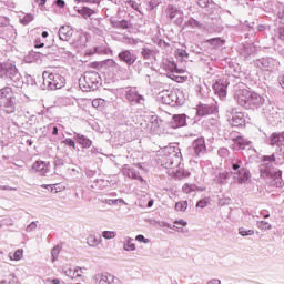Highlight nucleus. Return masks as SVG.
Listing matches in <instances>:
<instances>
[{"label": "nucleus", "instance_id": "nucleus-40", "mask_svg": "<svg viewBox=\"0 0 284 284\" xmlns=\"http://www.w3.org/2000/svg\"><path fill=\"white\" fill-rule=\"evenodd\" d=\"M97 54H111L112 50L108 47H95L94 48Z\"/></svg>", "mask_w": 284, "mask_h": 284}, {"label": "nucleus", "instance_id": "nucleus-59", "mask_svg": "<svg viewBox=\"0 0 284 284\" xmlns=\"http://www.w3.org/2000/svg\"><path fill=\"white\" fill-rule=\"evenodd\" d=\"M45 45L43 42H41V39H36L34 48H43Z\"/></svg>", "mask_w": 284, "mask_h": 284}, {"label": "nucleus", "instance_id": "nucleus-21", "mask_svg": "<svg viewBox=\"0 0 284 284\" xmlns=\"http://www.w3.org/2000/svg\"><path fill=\"white\" fill-rule=\"evenodd\" d=\"M32 170L40 174V176H45V174H48V163L44 161H37L33 163Z\"/></svg>", "mask_w": 284, "mask_h": 284}, {"label": "nucleus", "instance_id": "nucleus-2", "mask_svg": "<svg viewBox=\"0 0 284 284\" xmlns=\"http://www.w3.org/2000/svg\"><path fill=\"white\" fill-rule=\"evenodd\" d=\"M235 99L239 105L248 110L252 108H261V105L265 103V98H263V95L247 89L239 90L235 93Z\"/></svg>", "mask_w": 284, "mask_h": 284}, {"label": "nucleus", "instance_id": "nucleus-54", "mask_svg": "<svg viewBox=\"0 0 284 284\" xmlns=\"http://www.w3.org/2000/svg\"><path fill=\"white\" fill-rule=\"evenodd\" d=\"M135 241H138L139 243H150V240L145 239V236L143 235L135 236Z\"/></svg>", "mask_w": 284, "mask_h": 284}, {"label": "nucleus", "instance_id": "nucleus-27", "mask_svg": "<svg viewBox=\"0 0 284 284\" xmlns=\"http://www.w3.org/2000/svg\"><path fill=\"white\" fill-rule=\"evenodd\" d=\"M112 275L109 273H98L94 275L93 281L95 284L110 283V278Z\"/></svg>", "mask_w": 284, "mask_h": 284}, {"label": "nucleus", "instance_id": "nucleus-19", "mask_svg": "<svg viewBox=\"0 0 284 284\" xmlns=\"http://www.w3.org/2000/svg\"><path fill=\"white\" fill-rule=\"evenodd\" d=\"M193 150L196 156H201V154H205V140L203 138H199L193 142Z\"/></svg>", "mask_w": 284, "mask_h": 284}, {"label": "nucleus", "instance_id": "nucleus-38", "mask_svg": "<svg viewBox=\"0 0 284 284\" xmlns=\"http://www.w3.org/2000/svg\"><path fill=\"white\" fill-rule=\"evenodd\" d=\"M176 212H185L187 210V201H181L175 203Z\"/></svg>", "mask_w": 284, "mask_h": 284}, {"label": "nucleus", "instance_id": "nucleus-29", "mask_svg": "<svg viewBox=\"0 0 284 284\" xmlns=\"http://www.w3.org/2000/svg\"><path fill=\"white\" fill-rule=\"evenodd\" d=\"M101 237H97V235H89L87 239V244L89 247H98V245H101Z\"/></svg>", "mask_w": 284, "mask_h": 284}, {"label": "nucleus", "instance_id": "nucleus-48", "mask_svg": "<svg viewBox=\"0 0 284 284\" xmlns=\"http://www.w3.org/2000/svg\"><path fill=\"white\" fill-rule=\"evenodd\" d=\"M21 256H23V250H17L10 258L11 261H21Z\"/></svg>", "mask_w": 284, "mask_h": 284}, {"label": "nucleus", "instance_id": "nucleus-4", "mask_svg": "<svg viewBox=\"0 0 284 284\" xmlns=\"http://www.w3.org/2000/svg\"><path fill=\"white\" fill-rule=\"evenodd\" d=\"M158 161L166 170H172L174 165H179V151L175 146H165L159 151Z\"/></svg>", "mask_w": 284, "mask_h": 284}, {"label": "nucleus", "instance_id": "nucleus-42", "mask_svg": "<svg viewBox=\"0 0 284 284\" xmlns=\"http://www.w3.org/2000/svg\"><path fill=\"white\" fill-rule=\"evenodd\" d=\"M61 252V246L57 245L51 250L52 263L59 258V253Z\"/></svg>", "mask_w": 284, "mask_h": 284}, {"label": "nucleus", "instance_id": "nucleus-1", "mask_svg": "<svg viewBox=\"0 0 284 284\" xmlns=\"http://www.w3.org/2000/svg\"><path fill=\"white\" fill-rule=\"evenodd\" d=\"M260 164V176L265 179V182L270 187H283L282 172L274 168L276 165V156L264 155Z\"/></svg>", "mask_w": 284, "mask_h": 284}, {"label": "nucleus", "instance_id": "nucleus-5", "mask_svg": "<svg viewBox=\"0 0 284 284\" xmlns=\"http://www.w3.org/2000/svg\"><path fill=\"white\" fill-rule=\"evenodd\" d=\"M99 79H101V77L97 71L85 72L84 75L79 79L80 90H82V92H92L97 90V88H99Z\"/></svg>", "mask_w": 284, "mask_h": 284}, {"label": "nucleus", "instance_id": "nucleus-61", "mask_svg": "<svg viewBox=\"0 0 284 284\" xmlns=\"http://www.w3.org/2000/svg\"><path fill=\"white\" fill-rule=\"evenodd\" d=\"M0 190H4V191H17V189L12 187V186H8V185H1Z\"/></svg>", "mask_w": 284, "mask_h": 284}, {"label": "nucleus", "instance_id": "nucleus-24", "mask_svg": "<svg viewBox=\"0 0 284 284\" xmlns=\"http://www.w3.org/2000/svg\"><path fill=\"white\" fill-rule=\"evenodd\" d=\"M141 54L146 61H154L159 51H156V49L143 48Z\"/></svg>", "mask_w": 284, "mask_h": 284}, {"label": "nucleus", "instance_id": "nucleus-55", "mask_svg": "<svg viewBox=\"0 0 284 284\" xmlns=\"http://www.w3.org/2000/svg\"><path fill=\"white\" fill-rule=\"evenodd\" d=\"M178 54H179L182 59H187V57H190V54H187V51H185V50H178Z\"/></svg>", "mask_w": 284, "mask_h": 284}, {"label": "nucleus", "instance_id": "nucleus-63", "mask_svg": "<svg viewBox=\"0 0 284 284\" xmlns=\"http://www.w3.org/2000/svg\"><path fill=\"white\" fill-rule=\"evenodd\" d=\"M278 38L281 39V41H284V28L280 29Z\"/></svg>", "mask_w": 284, "mask_h": 284}, {"label": "nucleus", "instance_id": "nucleus-32", "mask_svg": "<svg viewBox=\"0 0 284 284\" xmlns=\"http://www.w3.org/2000/svg\"><path fill=\"white\" fill-rule=\"evenodd\" d=\"M75 141L82 145V148H90V145H92V141L83 135H77Z\"/></svg>", "mask_w": 284, "mask_h": 284}, {"label": "nucleus", "instance_id": "nucleus-23", "mask_svg": "<svg viewBox=\"0 0 284 284\" xmlns=\"http://www.w3.org/2000/svg\"><path fill=\"white\" fill-rule=\"evenodd\" d=\"M252 145L251 141L245 140L244 138L237 136L232 144L233 150H245V148Z\"/></svg>", "mask_w": 284, "mask_h": 284}, {"label": "nucleus", "instance_id": "nucleus-26", "mask_svg": "<svg viewBox=\"0 0 284 284\" xmlns=\"http://www.w3.org/2000/svg\"><path fill=\"white\" fill-rule=\"evenodd\" d=\"M185 114L173 115V121H171V128H183V125H185Z\"/></svg>", "mask_w": 284, "mask_h": 284}, {"label": "nucleus", "instance_id": "nucleus-60", "mask_svg": "<svg viewBox=\"0 0 284 284\" xmlns=\"http://www.w3.org/2000/svg\"><path fill=\"white\" fill-rule=\"evenodd\" d=\"M55 6H58V8H65V1H63V0H57V1H55Z\"/></svg>", "mask_w": 284, "mask_h": 284}, {"label": "nucleus", "instance_id": "nucleus-53", "mask_svg": "<svg viewBox=\"0 0 284 284\" xmlns=\"http://www.w3.org/2000/svg\"><path fill=\"white\" fill-rule=\"evenodd\" d=\"M26 230L27 232H34L37 230V222H31Z\"/></svg>", "mask_w": 284, "mask_h": 284}, {"label": "nucleus", "instance_id": "nucleus-56", "mask_svg": "<svg viewBox=\"0 0 284 284\" xmlns=\"http://www.w3.org/2000/svg\"><path fill=\"white\" fill-rule=\"evenodd\" d=\"M189 26H192V28H199V21H196L195 19L191 18L187 21Z\"/></svg>", "mask_w": 284, "mask_h": 284}, {"label": "nucleus", "instance_id": "nucleus-34", "mask_svg": "<svg viewBox=\"0 0 284 284\" xmlns=\"http://www.w3.org/2000/svg\"><path fill=\"white\" fill-rule=\"evenodd\" d=\"M162 101L165 105H172V103H174V93H164L162 95Z\"/></svg>", "mask_w": 284, "mask_h": 284}, {"label": "nucleus", "instance_id": "nucleus-39", "mask_svg": "<svg viewBox=\"0 0 284 284\" xmlns=\"http://www.w3.org/2000/svg\"><path fill=\"white\" fill-rule=\"evenodd\" d=\"M41 187H44L49 192L57 194L59 192V184H42Z\"/></svg>", "mask_w": 284, "mask_h": 284}, {"label": "nucleus", "instance_id": "nucleus-12", "mask_svg": "<svg viewBox=\"0 0 284 284\" xmlns=\"http://www.w3.org/2000/svg\"><path fill=\"white\" fill-rule=\"evenodd\" d=\"M125 97L129 103H138L141 105L143 104V101H145V98L139 94V91H136V88H128Z\"/></svg>", "mask_w": 284, "mask_h": 284}, {"label": "nucleus", "instance_id": "nucleus-8", "mask_svg": "<svg viewBox=\"0 0 284 284\" xmlns=\"http://www.w3.org/2000/svg\"><path fill=\"white\" fill-rule=\"evenodd\" d=\"M230 114L229 121L230 124L233 125V128H241L242 125H245V113L241 112L236 109H232L227 111Z\"/></svg>", "mask_w": 284, "mask_h": 284}, {"label": "nucleus", "instance_id": "nucleus-45", "mask_svg": "<svg viewBox=\"0 0 284 284\" xmlns=\"http://www.w3.org/2000/svg\"><path fill=\"white\" fill-rule=\"evenodd\" d=\"M209 204H210V197H205V199L200 200L196 203V207H201L203 210V207H207Z\"/></svg>", "mask_w": 284, "mask_h": 284}, {"label": "nucleus", "instance_id": "nucleus-6", "mask_svg": "<svg viewBox=\"0 0 284 284\" xmlns=\"http://www.w3.org/2000/svg\"><path fill=\"white\" fill-rule=\"evenodd\" d=\"M43 85L49 90H61L65 85V78L59 73H49L44 71L42 73Z\"/></svg>", "mask_w": 284, "mask_h": 284}, {"label": "nucleus", "instance_id": "nucleus-22", "mask_svg": "<svg viewBox=\"0 0 284 284\" xmlns=\"http://www.w3.org/2000/svg\"><path fill=\"white\" fill-rule=\"evenodd\" d=\"M0 106L7 114H12L16 110L14 101L11 99H4L0 101Z\"/></svg>", "mask_w": 284, "mask_h": 284}, {"label": "nucleus", "instance_id": "nucleus-64", "mask_svg": "<svg viewBox=\"0 0 284 284\" xmlns=\"http://www.w3.org/2000/svg\"><path fill=\"white\" fill-rule=\"evenodd\" d=\"M207 284H221V280H211Z\"/></svg>", "mask_w": 284, "mask_h": 284}, {"label": "nucleus", "instance_id": "nucleus-62", "mask_svg": "<svg viewBox=\"0 0 284 284\" xmlns=\"http://www.w3.org/2000/svg\"><path fill=\"white\" fill-rule=\"evenodd\" d=\"M63 143L65 144V145H69V148H72V139H65L64 141H63Z\"/></svg>", "mask_w": 284, "mask_h": 284}, {"label": "nucleus", "instance_id": "nucleus-17", "mask_svg": "<svg viewBox=\"0 0 284 284\" xmlns=\"http://www.w3.org/2000/svg\"><path fill=\"white\" fill-rule=\"evenodd\" d=\"M162 68L163 70H166V72H176V74H183V72H185L183 69H179V67H176V62L170 59H165L163 61Z\"/></svg>", "mask_w": 284, "mask_h": 284}, {"label": "nucleus", "instance_id": "nucleus-14", "mask_svg": "<svg viewBox=\"0 0 284 284\" xmlns=\"http://www.w3.org/2000/svg\"><path fill=\"white\" fill-rule=\"evenodd\" d=\"M122 173L124 176H128V179H134L135 181H140L142 185H145V180H143V178L139 175V172H136L134 168H131L126 164L123 166Z\"/></svg>", "mask_w": 284, "mask_h": 284}, {"label": "nucleus", "instance_id": "nucleus-7", "mask_svg": "<svg viewBox=\"0 0 284 284\" xmlns=\"http://www.w3.org/2000/svg\"><path fill=\"white\" fill-rule=\"evenodd\" d=\"M255 65L264 72H274L278 68V61L273 58H262L255 61Z\"/></svg>", "mask_w": 284, "mask_h": 284}, {"label": "nucleus", "instance_id": "nucleus-36", "mask_svg": "<svg viewBox=\"0 0 284 284\" xmlns=\"http://www.w3.org/2000/svg\"><path fill=\"white\" fill-rule=\"evenodd\" d=\"M256 226L258 227V230H263L264 232L267 230H272V224H270V222H265V221H258L256 223Z\"/></svg>", "mask_w": 284, "mask_h": 284}, {"label": "nucleus", "instance_id": "nucleus-30", "mask_svg": "<svg viewBox=\"0 0 284 284\" xmlns=\"http://www.w3.org/2000/svg\"><path fill=\"white\" fill-rule=\"evenodd\" d=\"M108 101H105L104 99L101 98H97L94 100H92V108H94L95 110H103V108H105Z\"/></svg>", "mask_w": 284, "mask_h": 284}, {"label": "nucleus", "instance_id": "nucleus-44", "mask_svg": "<svg viewBox=\"0 0 284 284\" xmlns=\"http://www.w3.org/2000/svg\"><path fill=\"white\" fill-rule=\"evenodd\" d=\"M239 234L241 236H254V230H245L243 227L239 229Z\"/></svg>", "mask_w": 284, "mask_h": 284}, {"label": "nucleus", "instance_id": "nucleus-35", "mask_svg": "<svg viewBox=\"0 0 284 284\" xmlns=\"http://www.w3.org/2000/svg\"><path fill=\"white\" fill-rule=\"evenodd\" d=\"M207 43H210V45H213V48H222L225 41H223L221 38H213L207 40Z\"/></svg>", "mask_w": 284, "mask_h": 284}, {"label": "nucleus", "instance_id": "nucleus-33", "mask_svg": "<svg viewBox=\"0 0 284 284\" xmlns=\"http://www.w3.org/2000/svg\"><path fill=\"white\" fill-rule=\"evenodd\" d=\"M12 89L7 87L0 90V99L6 101V99H12Z\"/></svg>", "mask_w": 284, "mask_h": 284}, {"label": "nucleus", "instance_id": "nucleus-11", "mask_svg": "<svg viewBox=\"0 0 284 284\" xmlns=\"http://www.w3.org/2000/svg\"><path fill=\"white\" fill-rule=\"evenodd\" d=\"M252 181V173L247 169H242L240 173L233 176V183L237 185H247Z\"/></svg>", "mask_w": 284, "mask_h": 284}, {"label": "nucleus", "instance_id": "nucleus-58", "mask_svg": "<svg viewBox=\"0 0 284 284\" xmlns=\"http://www.w3.org/2000/svg\"><path fill=\"white\" fill-rule=\"evenodd\" d=\"M129 6L133 8V10H139V3L134 0L129 1Z\"/></svg>", "mask_w": 284, "mask_h": 284}, {"label": "nucleus", "instance_id": "nucleus-28", "mask_svg": "<svg viewBox=\"0 0 284 284\" xmlns=\"http://www.w3.org/2000/svg\"><path fill=\"white\" fill-rule=\"evenodd\" d=\"M123 250L125 252H135L136 245L134 244V239L130 236L124 237Z\"/></svg>", "mask_w": 284, "mask_h": 284}, {"label": "nucleus", "instance_id": "nucleus-46", "mask_svg": "<svg viewBox=\"0 0 284 284\" xmlns=\"http://www.w3.org/2000/svg\"><path fill=\"white\" fill-rule=\"evenodd\" d=\"M227 179H230V173L229 172H222L217 176V181L220 183H225L227 181Z\"/></svg>", "mask_w": 284, "mask_h": 284}, {"label": "nucleus", "instance_id": "nucleus-20", "mask_svg": "<svg viewBox=\"0 0 284 284\" xmlns=\"http://www.w3.org/2000/svg\"><path fill=\"white\" fill-rule=\"evenodd\" d=\"M59 39L61 41H70L72 39V27L71 26H62L59 29Z\"/></svg>", "mask_w": 284, "mask_h": 284}, {"label": "nucleus", "instance_id": "nucleus-18", "mask_svg": "<svg viewBox=\"0 0 284 284\" xmlns=\"http://www.w3.org/2000/svg\"><path fill=\"white\" fill-rule=\"evenodd\" d=\"M216 106L200 104L196 109V116H207V114H214Z\"/></svg>", "mask_w": 284, "mask_h": 284}, {"label": "nucleus", "instance_id": "nucleus-41", "mask_svg": "<svg viewBox=\"0 0 284 284\" xmlns=\"http://www.w3.org/2000/svg\"><path fill=\"white\" fill-rule=\"evenodd\" d=\"M111 72H113V74H123L125 70L123 69V67L115 62V64H113L111 68Z\"/></svg>", "mask_w": 284, "mask_h": 284}, {"label": "nucleus", "instance_id": "nucleus-50", "mask_svg": "<svg viewBox=\"0 0 284 284\" xmlns=\"http://www.w3.org/2000/svg\"><path fill=\"white\" fill-rule=\"evenodd\" d=\"M182 190L185 194H190V192H194V190H196V186L190 185V184H184Z\"/></svg>", "mask_w": 284, "mask_h": 284}, {"label": "nucleus", "instance_id": "nucleus-52", "mask_svg": "<svg viewBox=\"0 0 284 284\" xmlns=\"http://www.w3.org/2000/svg\"><path fill=\"white\" fill-rule=\"evenodd\" d=\"M79 39L77 40V45H83L85 41V36L83 33H78Z\"/></svg>", "mask_w": 284, "mask_h": 284}, {"label": "nucleus", "instance_id": "nucleus-25", "mask_svg": "<svg viewBox=\"0 0 284 284\" xmlns=\"http://www.w3.org/2000/svg\"><path fill=\"white\" fill-rule=\"evenodd\" d=\"M83 270H85V267H75L73 270V273H72V281L73 283H77V282H81V283H85V276H83Z\"/></svg>", "mask_w": 284, "mask_h": 284}, {"label": "nucleus", "instance_id": "nucleus-9", "mask_svg": "<svg viewBox=\"0 0 284 284\" xmlns=\"http://www.w3.org/2000/svg\"><path fill=\"white\" fill-rule=\"evenodd\" d=\"M169 19L173 21L176 26H181L183 23L184 13L183 10H181L179 7L175 6H168L166 8Z\"/></svg>", "mask_w": 284, "mask_h": 284}, {"label": "nucleus", "instance_id": "nucleus-10", "mask_svg": "<svg viewBox=\"0 0 284 284\" xmlns=\"http://www.w3.org/2000/svg\"><path fill=\"white\" fill-rule=\"evenodd\" d=\"M268 145L278 148L282 156L284 158V132L272 133L268 136Z\"/></svg>", "mask_w": 284, "mask_h": 284}, {"label": "nucleus", "instance_id": "nucleus-13", "mask_svg": "<svg viewBox=\"0 0 284 284\" xmlns=\"http://www.w3.org/2000/svg\"><path fill=\"white\" fill-rule=\"evenodd\" d=\"M213 90L220 99H225L227 97V80H217L213 84Z\"/></svg>", "mask_w": 284, "mask_h": 284}, {"label": "nucleus", "instance_id": "nucleus-16", "mask_svg": "<svg viewBox=\"0 0 284 284\" xmlns=\"http://www.w3.org/2000/svg\"><path fill=\"white\" fill-rule=\"evenodd\" d=\"M230 174L234 178L242 170H245V165H243V161L241 159H232L230 162Z\"/></svg>", "mask_w": 284, "mask_h": 284}, {"label": "nucleus", "instance_id": "nucleus-49", "mask_svg": "<svg viewBox=\"0 0 284 284\" xmlns=\"http://www.w3.org/2000/svg\"><path fill=\"white\" fill-rule=\"evenodd\" d=\"M116 63V61L112 60V59H108L105 60L102 65L103 68H106L108 70H112V67Z\"/></svg>", "mask_w": 284, "mask_h": 284}, {"label": "nucleus", "instance_id": "nucleus-47", "mask_svg": "<svg viewBox=\"0 0 284 284\" xmlns=\"http://www.w3.org/2000/svg\"><path fill=\"white\" fill-rule=\"evenodd\" d=\"M219 156H221L222 159H227V156H230V150H227V148H221L217 151Z\"/></svg>", "mask_w": 284, "mask_h": 284}, {"label": "nucleus", "instance_id": "nucleus-3", "mask_svg": "<svg viewBox=\"0 0 284 284\" xmlns=\"http://www.w3.org/2000/svg\"><path fill=\"white\" fill-rule=\"evenodd\" d=\"M0 79L6 81L8 85H13L14 88H19L23 83L19 69L12 62L0 63Z\"/></svg>", "mask_w": 284, "mask_h": 284}, {"label": "nucleus", "instance_id": "nucleus-31", "mask_svg": "<svg viewBox=\"0 0 284 284\" xmlns=\"http://www.w3.org/2000/svg\"><path fill=\"white\" fill-rule=\"evenodd\" d=\"M78 14H81V17H83V19H88L90 17H92V14H94V10L88 8V7H83L82 9H75Z\"/></svg>", "mask_w": 284, "mask_h": 284}, {"label": "nucleus", "instance_id": "nucleus-37", "mask_svg": "<svg viewBox=\"0 0 284 284\" xmlns=\"http://www.w3.org/2000/svg\"><path fill=\"white\" fill-rule=\"evenodd\" d=\"M102 239H105L106 241L116 239V231H103Z\"/></svg>", "mask_w": 284, "mask_h": 284}, {"label": "nucleus", "instance_id": "nucleus-43", "mask_svg": "<svg viewBox=\"0 0 284 284\" xmlns=\"http://www.w3.org/2000/svg\"><path fill=\"white\" fill-rule=\"evenodd\" d=\"M31 21H34V17L30 13L26 14L20 22L22 23V26H28V23H31Z\"/></svg>", "mask_w": 284, "mask_h": 284}, {"label": "nucleus", "instance_id": "nucleus-15", "mask_svg": "<svg viewBox=\"0 0 284 284\" xmlns=\"http://www.w3.org/2000/svg\"><path fill=\"white\" fill-rule=\"evenodd\" d=\"M118 58L120 61H123V63H126V65H134V63H136V54L132 53L130 50L120 52Z\"/></svg>", "mask_w": 284, "mask_h": 284}, {"label": "nucleus", "instance_id": "nucleus-51", "mask_svg": "<svg viewBox=\"0 0 284 284\" xmlns=\"http://www.w3.org/2000/svg\"><path fill=\"white\" fill-rule=\"evenodd\" d=\"M109 284H123V282L121 280H119V277L111 275V277L109 280Z\"/></svg>", "mask_w": 284, "mask_h": 284}, {"label": "nucleus", "instance_id": "nucleus-57", "mask_svg": "<svg viewBox=\"0 0 284 284\" xmlns=\"http://www.w3.org/2000/svg\"><path fill=\"white\" fill-rule=\"evenodd\" d=\"M174 225H182L185 227L187 225V222L185 220H176L174 221Z\"/></svg>", "mask_w": 284, "mask_h": 284}]
</instances>
